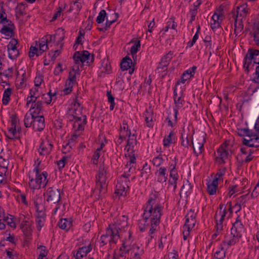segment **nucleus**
Listing matches in <instances>:
<instances>
[{
    "label": "nucleus",
    "instance_id": "0eeeda50",
    "mask_svg": "<svg viewBox=\"0 0 259 259\" xmlns=\"http://www.w3.org/2000/svg\"><path fill=\"white\" fill-rule=\"evenodd\" d=\"M246 136L242 139L243 145L248 147L259 148V136L251 130L246 128Z\"/></svg>",
    "mask_w": 259,
    "mask_h": 259
},
{
    "label": "nucleus",
    "instance_id": "ddd939ff",
    "mask_svg": "<svg viewBox=\"0 0 259 259\" xmlns=\"http://www.w3.org/2000/svg\"><path fill=\"white\" fill-rule=\"evenodd\" d=\"M245 228L243 223L238 216L236 219V221L233 224L232 227L231 229L232 234H236L237 236H242L243 233L244 232Z\"/></svg>",
    "mask_w": 259,
    "mask_h": 259
},
{
    "label": "nucleus",
    "instance_id": "603ef678",
    "mask_svg": "<svg viewBox=\"0 0 259 259\" xmlns=\"http://www.w3.org/2000/svg\"><path fill=\"white\" fill-rule=\"evenodd\" d=\"M107 17L106 11L105 10H102L99 13V15L96 19V22L98 24H101L104 21L105 18Z\"/></svg>",
    "mask_w": 259,
    "mask_h": 259
},
{
    "label": "nucleus",
    "instance_id": "8fccbe9b",
    "mask_svg": "<svg viewBox=\"0 0 259 259\" xmlns=\"http://www.w3.org/2000/svg\"><path fill=\"white\" fill-rule=\"evenodd\" d=\"M176 162L174 164H171L170 166V179H178V175L176 169Z\"/></svg>",
    "mask_w": 259,
    "mask_h": 259
},
{
    "label": "nucleus",
    "instance_id": "c85d7f7f",
    "mask_svg": "<svg viewBox=\"0 0 259 259\" xmlns=\"http://www.w3.org/2000/svg\"><path fill=\"white\" fill-rule=\"evenodd\" d=\"M207 191L209 195H212L215 194L217 188L218 186L217 179H213L212 181H209L207 184Z\"/></svg>",
    "mask_w": 259,
    "mask_h": 259
},
{
    "label": "nucleus",
    "instance_id": "cd10ccee",
    "mask_svg": "<svg viewBox=\"0 0 259 259\" xmlns=\"http://www.w3.org/2000/svg\"><path fill=\"white\" fill-rule=\"evenodd\" d=\"M38 45L37 42H36L35 46H31L30 48V50L29 52V57L30 58H32L35 55L37 57H38L42 54V53L45 52V51H41L40 50V44L39 42L38 47L39 50L37 48Z\"/></svg>",
    "mask_w": 259,
    "mask_h": 259
},
{
    "label": "nucleus",
    "instance_id": "49530a36",
    "mask_svg": "<svg viewBox=\"0 0 259 259\" xmlns=\"http://www.w3.org/2000/svg\"><path fill=\"white\" fill-rule=\"evenodd\" d=\"M9 52L8 56L10 59L14 60L16 59L19 55V51L17 48H12V49L8 50Z\"/></svg>",
    "mask_w": 259,
    "mask_h": 259
},
{
    "label": "nucleus",
    "instance_id": "2f4dec72",
    "mask_svg": "<svg viewBox=\"0 0 259 259\" xmlns=\"http://www.w3.org/2000/svg\"><path fill=\"white\" fill-rule=\"evenodd\" d=\"M248 197V194L242 195L237 199V202L235 205L233 206V207H235L236 206L238 207V209L236 211V213L240 211L241 209V206L243 205L245 207V203L246 202L247 198Z\"/></svg>",
    "mask_w": 259,
    "mask_h": 259
},
{
    "label": "nucleus",
    "instance_id": "393cba45",
    "mask_svg": "<svg viewBox=\"0 0 259 259\" xmlns=\"http://www.w3.org/2000/svg\"><path fill=\"white\" fill-rule=\"evenodd\" d=\"M166 168L165 167H161L158 170L155 172V175L157 176V182L163 183H165L167 179V175L166 174Z\"/></svg>",
    "mask_w": 259,
    "mask_h": 259
},
{
    "label": "nucleus",
    "instance_id": "a19ab883",
    "mask_svg": "<svg viewBox=\"0 0 259 259\" xmlns=\"http://www.w3.org/2000/svg\"><path fill=\"white\" fill-rule=\"evenodd\" d=\"M141 43L140 40H136L135 41L134 45L131 47L130 52L132 55L133 59L135 60V58H136V54L140 48Z\"/></svg>",
    "mask_w": 259,
    "mask_h": 259
},
{
    "label": "nucleus",
    "instance_id": "39448f33",
    "mask_svg": "<svg viewBox=\"0 0 259 259\" xmlns=\"http://www.w3.org/2000/svg\"><path fill=\"white\" fill-rule=\"evenodd\" d=\"M107 172L104 166H101L96 176L95 191L98 192V199L102 197L107 191Z\"/></svg>",
    "mask_w": 259,
    "mask_h": 259
},
{
    "label": "nucleus",
    "instance_id": "dca6fc26",
    "mask_svg": "<svg viewBox=\"0 0 259 259\" xmlns=\"http://www.w3.org/2000/svg\"><path fill=\"white\" fill-rule=\"evenodd\" d=\"M219 156L217 158V160L220 164L225 163V160L227 159L229 156V152L227 147L221 146L217 151Z\"/></svg>",
    "mask_w": 259,
    "mask_h": 259
},
{
    "label": "nucleus",
    "instance_id": "79ce46f5",
    "mask_svg": "<svg viewBox=\"0 0 259 259\" xmlns=\"http://www.w3.org/2000/svg\"><path fill=\"white\" fill-rule=\"evenodd\" d=\"M71 223L66 219H61L58 223V226L61 229L68 230L70 228Z\"/></svg>",
    "mask_w": 259,
    "mask_h": 259
},
{
    "label": "nucleus",
    "instance_id": "f257e3e1",
    "mask_svg": "<svg viewBox=\"0 0 259 259\" xmlns=\"http://www.w3.org/2000/svg\"><path fill=\"white\" fill-rule=\"evenodd\" d=\"M157 198V195L156 194L152 193L150 195L149 199L144 207L143 218L138 222L140 230L144 232L146 227L149 226L148 221H149L151 228L149 233L151 235V239L154 238L153 234L159 225L162 215V207L159 203H156Z\"/></svg>",
    "mask_w": 259,
    "mask_h": 259
},
{
    "label": "nucleus",
    "instance_id": "f03ea898",
    "mask_svg": "<svg viewBox=\"0 0 259 259\" xmlns=\"http://www.w3.org/2000/svg\"><path fill=\"white\" fill-rule=\"evenodd\" d=\"M127 226V217L122 215L117 221L115 225L109 226L106 229V233L101 236V241L103 245L108 242L110 244L116 243L119 238V230Z\"/></svg>",
    "mask_w": 259,
    "mask_h": 259
},
{
    "label": "nucleus",
    "instance_id": "338daca9",
    "mask_svg": "<svg viewBox=\"0 0 259 259\" xmlns=\"http://www.w3.org/2000/svg\"><path fill=\"white\" fill-rule=\"evenodd\" d=\"M43 81V76L42 75H37L34 79V85L36 87H39Z\"/></svg>",
    "mask_w": 259,
    "mask_h": 259
},
{
    "label": "nucleus",
    "instance_id": "ea45409f",
    "mask_svg": "<svg viewBox=\"0 0 259 259\" xmlns=\"http://www.w3.org/2000/svg\"><path fill=\"white\" fill-rule=\"evenodd\" d=\"M226 250L222 246V245H221L220 250L215 252L213 259H224L226 256Z\"/></svg>",
    "mask_w": 259,
    "mask_h": 259
},
{
    "label": "nucleus",
    "instance_id": "a878e982",
    "mask_svg": "<svg viewBox=\"0 0 259 259\" xmlns=\"http://www.w3.org/2000/svg\"><path fill=\"white\" fill-rule=\"evenodd\" d=\"M174 102L175 104V106L174 107V118L175 122H177L178 121V110L183 107L184 100L182 99L181 97L178 98L175 97Z\"/></svg>",
    "mask_w": 259,
    "mask_h": 259
},
{
    "label": "nucleus",
    "instance_id": "774afa93",
    "mask_svg": "<svg viewBox=\"0 0 259 259\" xmlns=\"http://www.w3.org/2000/svg\"><path fill=\"white\" fill-rule=\"evenodd\" d=\"M253 78L252 81L253 82L259 83V66H257L255 68V72L253 74Z\"/></svg>",
    "mask_w": 259,
    "mask_h": 259
},
{
    "label": "nucleus",
    "instance_id": "5701e85b",
    "mask_svg": "<svg viewBox=\"0 0 259 259\" xmlns=\"http://www.w3.org/2000/svg\"><path fill=\"white\" fill-rule=\"evenodd\" d=\"M174 52L170 51L167 54L162 57L161 61L159 63L157 69H164L165 68H166L169 64L171 59L172 58Z\"/></svg>",
    "mask_w": 259,
    "mask_h": 259
},
{
    "label": "nucleus",
    "instance_id": "9d476101",
    "mask_svg": "<svg viewBox=\"0 0 259 259\" xmlns=\"http://www.w3.org/2000/svg\"><path fill=\"white\" fill-rule=\"evenodd\" d=\"M56 38L55 35L48 34L44 36L39 41L40 44L41 51H47L49 47H52L55 43Z\"/></svg>",
    "mask_w": 259,
    "mask_h": 259
},
{
    "label": "nucleus",
    "instance_id": "20e7f679",
    "mask_svg": "<svg viewBox=\"0 0 259 259\" xmlns=\"http://www.w3.org/2000/svg\"><path fill=\"white\" fill-rule=\"evenodd\" d=\"M68 114L69 120L74 121L73 126L74 130L75 131H83L84 126L87 123V116L83 115L82 120L81 117L79 116L81 114V108L77 99V96L75 97L72 103L71 107L69 109Z\"/></svg>",
    "mask_w": 259,
    "mask_h": 259
},
{
    "label": "nucleus",
    "instance_id": "09e8293b",
    "mask_svg": "<svg viewBox=\"0 0 259 259\" xmlns=\"http://www.w3.org/2000/svg\"><path fill=\"white\" fill-rule=\"evenodd\" d=\"M79 70L78 67L75 69L72 68L69 73L67 80H71L76 82V72Z\"/></svg>",
    "mask_w": 259,
    "mask_h": 259
},
{
    "label": "nucleus",
    "instance_id": "6e6552de",
    "mask_svg": "<svg viewBox=\"0 0 259 259\" xmlns=\"http://www.w3.org/2000/svg\"><path fill=\"white\" fill-rule=\"evenodd\" d=\"M60 190L54 187H49L44 193L45 199L50 203H59L61 199Z\"/></svg>",
    "mask_w": 259,
    "mask_h": 259
},
{
    "label": "nucleus",
    "instance_id": "a211bd4d",
    "mask_svg": "<svg viewBox=\"0 0 259 259\" xmlns=\"http://www.w3.org/2000/svg\"><path fill=\"white\" fill-rule=\"evenodd\" d=\"M45 118L44 116L35 115L33 128L36 131H41L45 128Z\"/></svg>",
    "mask_w": 259,
    "mask_h": 259
},
{
    "label": "nucleus",
    "instance_id": "aec40b11",
    "mask_svg": "<svg viewBox=\"0 0 259 259\" xmlns=\"http://www.w3.org/2000/svg\"><path fill=\"white\" fill-rule=\"evenodd\" d=\"M53 148V144L49 141H43L39 146V152L41 155H47L50 153Z\"/></svg>",
    "mask_w": 259,
    "mask_h": 259
},
{
    "label": "nucleus",
    "instance_id": "1a4fd4ad",
    "mask_svg": "<svg viewBox=\"0 0 259 259\" xmlns=\"http://www.w3.org/2000/svg\"><path fill=\"white\" fill-rule=\"evenodd\" d=\"M48 176V172L46 171H44L41 173H40L39 168L38 167V172L37 175V181H36V183H34L32 181L33 183L31 185L33 187H35L36 188H40L41 187L43 188H45L48 183V180L47 178Z\"/></svg>",
    "mask_w": 259,
    "mask_h": 259
},
{
    "label": "nucleus",
    "instance_id": "473e14b6",
    "mask_svg": "<svg viewBox=\"0 0 259 259\" xmlns=\"http://www.w3.org/2000/svg\"><path fill=\"white\" fill-rule=\"evenodd\" d=\"M35 114L31 113L30 114L26 113L24 117V125L26 127H29L31 126H33Z\"/></svg>",
    "mask_w": 259,
    "mask_h": 259
},
{
    "label": "nucleus",
    "instance_id": "2eb2a0df",
    "mask_svg": "<svg viewBox=\"0 0 259 259\" xmlns=\"http://www.w3.org/2000/svg\"><path fill=\"white\" fill-rule=\"evenodd\" d=\"M250 34L253 37V40L256 45L259 44V15L254 19L253 25Z\"/></svg>",
    "mask_w": 259,
    "mask_h": 259
},
{
    "label": "nucleus",
    "instance_id": "412c9836",
    "mask_svg": "<svg viewBox=\"0 0 259 259\" xmlns=\"http://www.w3.org/2000/svg\"><path fill=\"white\" fill-rule=\"evenodd\" d=\"M242 237L237 236L236 234H231L228 236H226L224 240L222 242V244L224 245H227L228 247L231 246L235 245L237 242L239 241L240 238Z\"/></svg>",
    "mask_w": 259,
    "mask_h": 259
},
{
    "label": "nucleus",
    "instance_id": "69168bd1",
    "mask_svg": "<svg viewBox=\"0 0 259 259\" xmlns=\"http://www.w3.org/2000/svg\"><path fill=\"white\" fill-rule=\"evenodd\" d=\"M73 59L76 64L80 62L82 63L81 52L79 51L76 52L74 54Z\"/></svg>",
    "mask_w": 259,
    "mask_h": 259
},
{
    "label": "nucleus",
    "instance_id": "f8f14e48",
    "mask_svg": "<svg viewBox=\"0 0 259 259\" xmlns=\"http://www.w3.org/2000/svg\"><path fill=\"white\" fill-rule=\"evenodd\" d=\"M127 137H128V139L127 141V144L125 146V149H127V151L129 153L133 154V153H135L138 147L137 135L136 134H133V135L131 134L130 135H128Z\"/></svg>",
    "mask_w": 259,
    "mask_h": 259
},
{
    "label": "nucleus",
    "instance_id": "bf43d9fd",
    "mask_svg": "<svg viewBox=\"0 0 259 259\" xmlns=\"http://www.w3.org/2000/svg\"><path fill=\"white\" fill-rule=\"evenodd\" d=\"M101 69L102 72H105L108 74L110 72L111 67L109 64L107 63V62H103L102 64Z\"/></svg>",
    "mask_w": 259,
    "mask_h": 259
},
{
    "label": "nucleus",
    "instance_id": "e2e57ef3",
    "mask_svg": "<svg viewBox=\"0 0 259 259\" xmlns=\"http://www.w3.org/2000/svg\"><path fill=\"white\" fill-rule=\"evenodd\" d=\"M163 161V159L162 157L160 155H159L153 158L152 163L154 165L156 166H159L162 163Z\"/></svg>",
    "mask_w": 259,
    "mask_h": 259
},
{
    "label": "nucleus",
    "instance_id": "f704fd0d",
    "mask_svg": "<svg viewBox=\"0 0 259 259\" xmlns=\"http://www.w3.org/2000/svg\"><path fill=\"white\" fill-rule=\"evenodd\" d=\"M192 186L189 181H187L182 186L181 189L180 195H181L182 194H183V195H185L186 196L190 195L192 192Z\"/></svg>",
    "mask_w": 259,
    "mask_h": 259
},
{
    "label": "nucleus",
    "instance_id": "680f3d73",
    "mask_svg": "<svg viewBox=\"0 0 259 259\" xmlns=\"http://www.w3.org/2000/svg\"><path fill=\"white\" fill-rule=\"evenodd\" d=\"M237 188L238 186L237 185L229 186L228 188L229 192L228 193V196L229 197H231L233 194L238 192V190Z\"/></svg>",
    "mask_w": 259,
    "mask_h": 259
},
{
    "label": "nucleus",
    "instance_id": "13d9d810",
    "mask_svg": "<svg viewBox=\"0 0 259 259\" xmlns=\"http://www.w3.org/2000/svg\"><path fill=\"white\" fill-rule=\"evenodd\" d=\"M22 229L24 234L26 237H29L31 235L32 230L31 229V228L29 226L27 225H24L22 227Z\"/></svg>",
    "mask_w": 259,
    "mask_h": 259
},
{
    "label": "nucleus",
    "instance_id": "4c0bfd02",
    "mask_svg": "<svg viewBox=\"0 0 259 259\" xmlns=\"http://www.w3.org/2000/svg\"><path fill=\"white\" fill-rule=\"evenodd\" d=\"M12 94V89L10 88H8L4 91L3 96V104L5 105H7L10 100V96Z\"/></svg>",
    "mask_w": 259,
    "mask_h": 259
},
{
    "label": "nucleus",
    "instance_id": "3c124183",
    "mask_svg": "<svg viewBox=\"0 0 259 259\" xmlns=\"http://www.w3.org/2000/svg\"><path fill=\"white\" fill-rule=\"evenodd\" d=\"M9 133L10 134V136L9 138L10 139H13L14 138H18L19 136L18 134L19 133V130H16V127L14 128V127L12 126L11 127L9 128Z\"/></svg>",
    "mask_w": 259,
    "mask_h": 259
},
{
    "label": "nucleus",
    "instance_id": "72a5a7b5",
    "mask_svg": "<svg viewBox=\"0 0 259 259\" xmlns=\"http://www.w3.org/2000/svg\"><path fill=\"white\" fill-rule=\"evenodd\" d=\"M189 132H186L185 130L183 129L182 133H181V145L183 147L185 148H188L189 146Z\"/></svg>",
    "mask_w": 259,
    "mask_h": 259
},
{
    "label": "nucleus",
    "instance_id": "e433bc0d",
    "mask_svg": "<svg viewBox=\"0 0 259 259\" xmlns=\"http://www.w3.org/2000/svg\"><path fill=\"white\" fill-rule=\"evenodd\" d=\"M76 82L73 81L66 80L65 84V88L63 90L64 95H67L71 93L72 88Z\"/></svg>",
    "mask_w": 259,
    "mask_h": 259
},
{
    "label": "nucleus",
    "instance_id": "c9c22d12",
    "mask_svg": "<svg viewBox=\"0 0 259 259\" xmlns=\"http://www.w3.org/2000/svg\"><path fill=\"white\" fill-rule=\"evenodd\" d=\"M224 17L223 9L221 7L219 8L217 11L214 13L212 16V19L213 22H221Z\"/></svg>",
    "mask_w": 259,
    "mask_h": 259
},
{
    "label": "nucleus",
    "instance_id": "c03bdc74",
    "mask_svg": "<svg viewBox=\"0 0 259 259\" xmlns=\"http://www.w3.org/2000/svg\"><path fill=\"white\" fill-rule=\"evenodd\" d=\"M44 102L43 101L40 100L39 101L36 102L35 104H33V105L35 108V110H34L32 113H34L35 115L39 114L42 110Z\"/></svg>",
    "mask_w": 259,
    "mask_h": 259
},
{
    "label": "nucleus",
    "instance_id": "0e129e2a",
    "mask_svg": "<svg viewBox=\"0 0 259 259\" xmlns=\"http://www.w3.org/2000/svg\"><path fill=\"white\" fill-rule=\"evenodd\" d=\"M8 165V159L4 158L1 155H0V166L7 169Z\"/></svg>",
    "mask_w": 259,
    "mask_h": 259
},
{
    "label": "nucleus",
    "instance_id": "052dcab7",
    "mask_svg": "<svg viewBox=\"0 0 259 259\" xmlns=\"http://www.w3.org/2000/svg\"><path fill=\"white\" fill-rule=\"evenodd\" d=\"M82 6L80 3H79L77 1H75L73 3V5L70 6L69 12L73 10H76V11L79 12L81 9Z\"/></svg>",
    "mask_w": 259,
    "mask_h": 259
},
{
    "label": "nucleus",
    "instance_id": "c756f323",
    "mask_svg": "<svg viewBox=\"0 0 259 259\" xmlns=\"http://www.w3.org/2000/svg\"><path fill=\"white\" fill-rule=\"evenodd\" d=\"M113 15H114V18L112 20L109 19L108 17L106 18V22L105 26L102 28H98V29L99 31L103 32L106 31L113 23L117 20L119 14L115 12Z\"/></svg>",
    "mask_w": 259,
    "mask_h": 259
},
{
    "label": "nucleus",
    "instance_id": "864d4df0",
    "mask_svg": "<svg viewBox=\"0 0 259 259\" xmlns=\"http://www.w3.org/2000/svg\"><path fill=\"white\" fill-rule=\"evenodd\" d=\"M107 96L108 98V101L110 103V107H109L110 110L112 111L114 109V108L115 106V103H114V97L112 95L111 91H107Z\"/></svg>",
    "mask_w": 259,
    "mask_h": 259
},
{
    "label": "nucleus",
    "instance_id": "58836bf2",
    "mask_svg": "<svg viewBox=\"0 0 259 259\" xmlns=\"http://www.w3.org/2000/svg\"><path fill=\"white\" fill-rule=\"evenodd\" d=\"M151 172V168L150 166L148 165L147 162H146L143 166V168L141 170L140 176L141 178L148 179L149 174Z\"/></svg>",
    "mask_w": 259,
    "mask_h": 259
},
{
    "label": "nucleus",
    "instance_id": "4d7b16f0",
    "mask_svg": "<svg viewBox=\"0 0 259 259\" xmlns=\"http://www.w3.org/2000/svg\"><path fill=\"white\" fill-rule=\"evenodd\" d=\"M60 53L61 51L59 50L51 51L48 54V56L51 58V61H54L56 58L60 55Z\"/></svg>",
    "mask_w": 259,
    "mask_h": 259
},
{
    "label": "nucleus",
    "instance_id": "6ab92c4d",
    "mask_svg": "<svg viewBox=\"0 0 259 259\" xmlns=\"http://www.w3.org/2000/svg\"><path fill=\"white\" fill-rule=\"evenodd\" d=\"M124 184L118 183L116 186L115 193L119 196H124L129 189L128 184L130 183L129 180L124 181Z\"/></svg>",
    "mask_w": 259,
    "mask_h": 259
},
{
    "label": "nucleus",
    "instance_id": "423d86ee",
    "mask_svg": "<svg viewBox=\"0 0 259 259\" xmlns=\"http://www.w3.org/2000/svg\"><path fill=\"white\" fill-rule=\"evenodd\" d=\"M254 64L259 66V50L249 49L244 58L243 67L245 71L248 73Z\"/></svg>",
    "mask_w": 259,
    "mask_h": 259
},
{
    "label": "nucleus",
    "instance_id": "9b49d317",
    "mask_svg": "<svg viewBox=\"0 0 259 259\" xmlns=\"http://www.w3.org/2000/svg\"><path fill=\"white\" fill-rule=\"evenodd\" d=\"M186 221L183 226V229H188L191 230L195 225L196 220V213L194 210L191 209L187 214L185 217Z\"/></svg>",
    "mask_w": 259,
    "mask_h": 259
},
{
    "label": "nucleus",
    "instance_id": "6e6d98bb",
    "mask_svg": "<svg viewBox=\"0 0 259 259\" xmlns=\"http://www.w3.org/2000/svg\"><path fill=\"white\" fill-rule=\"evenodd\" d=\"M178 180L169 179L168 181V188H171L173 192H175L176 190Z\"/></svg>",
    "mask_w": 259,
    "mask_h": 259
},
{
    "label": "nucleus",
    "instance_id": "f3484780",
    "mask_svg": "<svg viewBox=\"0 0 259 259\" xmlns=\"http://www.w3.org/2000/svg\"><path fill=\"white\" fill-rule=\"evenodd\" d=\"M196 68V66H194L191 68L183 72L181 79L178 81L177 84H179L180 83H184L186 81L193 77Z\"/></svg>",
    "mask_w": 259,
    "mask_h": 259
},
{
    "label": "nucleus",
    "instance_id": "4468645a",
    "mask_svg": "<svg viewBox=\"0 0 259 259\" xmlns=\"http://www.w3.org/2000/svg\"><path fill=\"white\" fill-rule=\"evenodd\" d=\"M131 134V130L128 129L127 123L125 120H123L120 127V135L118 140L119 143H121L123 139H125L128 135Z\"/></svg>",
    "mask_w": 259,
    "mask_h": 259
},
{
    "label": "nucleus",
    "instance_id": "5fc2aeb1",
    "mask_svg": "<svg viewBox=\"0 0 259 259\" xmlns=\"http://www.w3.org/2000/svg\"><path fill=\"white\" fill-rule=\"evenodd\" d=\"M175 133L171 131L169 133L168 136L163 139V145L165 147H169L170 143H172L171 137L174 136Z\"/></svg>",
    "mask_w": 259,
    "mask_h": 259
},
{
    "label": "nucleus",
    "instance_id": "b1692460",
    "mask_svg": "<svg viewBox=\"0 0 259 259\" xmlns=\"http://www.w3.org/2000/svg\"><path fill=\"white\" fill-rule=\"evenodd\" d=\"M38 165L36 166L32 171H30L28 173V177H29V186L31 189H39L40 188H36L35 187H33L32 186V181L34 183H36V181H37V175H38Z\"/></svg>",
    "mask_w": 259,
    "mask_h": 259
},
{
    "label": "nucleus",
    "instance_id": "a18cd8bd",
    "mask_svg": "<svg viewBox=\"0 0 259 259\" xmlns=\"http://www.w3.org/2000/svg\"><path fill=\"white\" fill-rule=\"evenodd\" d=\"M35 208L37 211L36 215H46L45 213V207L42 204H39L37 202L34 201Z\"/></svg>",
    "mask_w": 259,
    "mask_h": 259
},
{
    "label": "nucleus",
    "instance_id": "37998d69",
    "mask_svg": "<svg viewBox=\"0 0 259 259\" xmlns=\"http://www.w3.org/2000/svg\"><path fill=\"white\" fill-rule=\"evenodd\" d=\"M46 215H36V223L37 224V229L40 231L41 228L44 226L45 221Z\"/></svg>",
    "mask_w": 259,
    "mask_h": 259
},
{
    "label": "nucleus",
    "instance_id": "4be33fe9",
    "mask_svg": "<svg viewBox=\"0 0 259 259\" xmlns=\"http://www.w3.org/2000/svg\"><path fill=\"white\" fill-rule=\"evenodd\" d=\"M204 142L205 140L203 138H201L200 139H198L197 141L195 142V144L194 145L193 142L192 141L194 152L196 156H198L204 151Z\"/></svg>",
    "mask_w": 259,
    "mask_h": 259
},
{
    "label": "nucleus",
    "instance_id": "7c9ffc66",
    "mask_svg": "<svg viewBox=\"0 0 259 259\" xmlns=\"http://www.w3.org/2000/svg\"><path fill=\"white\" fill-rule=\"evenodd\" d=\"M132 64V59L129 57L126 56L125 58H123L121 61L120 68L123 71L127 70L131 68Z\"/></svg>",
    "mask_w": 259,
    "mask_h": 259
},
{
    "label": "nucleus",
    "instance_id": "de8ad7c7",
    "mask_svg": "<svg viewBox=\"0 0 259 259\" xmlns=\"http://www.w3.org/2000/svg\"><path fill=\"white\" fill-rule=\"evenodd\" d=\"M27 102L26 106L29 107L31 103L35 104L38 101H39V96H32V95H29L26 99Z\"/></svg>",
    "mask_w": 259,
    "mask_h": 259
},
{
    "label": "nucleus",
    "instance_id": "bb28decb",
    "mask_svg": "<svg viewBox=\"0 0 259 259\" xmlns=\"http://www.w3.org/2000/svg\"><path fill=\"white\" fill-rule=\"evenodd\" d=\"M92 250L91 245L90 244L87 246H82V247L79 248L76 255H74L75 256L76 259H80L83 256L87 255Z\"/></svg>",
    "mask_w": 259,
    "mask_h": 259
},
{
    "label": "nucleus",
    "instance_id": "7ed1b4c3",
    "mask_svg": "<svg viewBox=\"0 0 259 259\" xmlns=\"http://www.w3.org/2000/svg\"><path fill=\"white\" fill-rule=\"evenodd\" d=\"M249 8L246 4H243L234 8L229 14V20L234 21V34L240 35L243 30V21L249 14Z\"/></svg>",
    "mask_w": 259,
    "mask_h": 259
}]
</instances>
